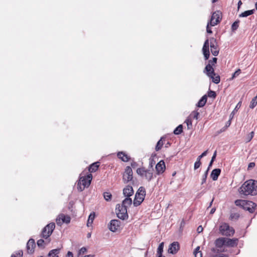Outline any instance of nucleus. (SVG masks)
<instances>
[{
	"mask_svg": "<svg viewBox=\"0 0 257 257\" xmlns=\"http://www.w3.org/2000/svg\"><path fill=\"white\" fill-rule=\"evenodd\" d=\"M23 252L22 250H18L14 252L12 255L11 257H23Z\"/></svg>",
	"mask_w": 257,
	"mask_h": 257,
	"instance_id": "nucleus-35",
	"label": "nucleus"
},
{
	"mask_svg": "<svg viewBox=\"0 0 257 257\" xmlns=\"http://www.w3.org/2000/svg\"><path fill=\"white\" fill-rule=\"evenodd\" d=\"M150 167L148 169L144 167L139 168L137 170V173L143 178L150 181L154 177V169L153 168L152 163L150 165Z\"/></svg>",
	"mask_w": 257,
	"mask_h": 257,
	"instance_id": "nucleus-2",
	"label": "nucleus"
},
{
	"mask_svg": "<svg viewBox=\"0 0 257 257\" xmlns=\"http://www.w3.org/2000/svg\"><path fill=\"white\" fill-rule=\"evenodd\" d=\"M255 166V164L254 163H250L248 165V168H252V167H254Z\"/></svg>",
	"mask_w": 257,
	"mask_h": 257,
	"instance_id": "nucleus-56",
	"label": "nucleus"
},
{
	"mask_svg": "<svg viewBox=\"0 0 257 257\" xmlns=\"http://www.w3.org/2000/svg\"><path fill=\"white\" fill-rule=\"evenodd\" d=\"M55 227V224L51 222L47 224L42 230L41 232V237L47 239L50 238V236L52 234Z\"/></svg>",
	"mask_w": 257,
	"mask_h": 257,
	"instance_id": "nucleus-7",
	"label": "nucleus"
},
{
	"mask_svg": "<svg viewBox=\"0 0 257 257\" xmlns=\"http://www.w3.org/2000/svg\"><path fill=\"white\" fill-rule=\"evenodd\" d=\"M163 145V142H162V138H161V139H160V140L158 142V143H157V145H156V150L157 151H159V150L161 149V148H162V147Z\"/></svg>",
	"mask_w": 257,
	"mask_h": 257,
	"instance_id": "nucleus-40",
	"label": "nucleus"
},
{
	"mask_svg": "<svg viewBox=\"0 0 257 257\" xmlns=\"http://www.w3.org/2000/svg\"><path fill=\"white\" fill-rule=\"evenodd\" d=\"M71 218L69 215L64 214H60L56 219V222L58 225L61 226L63 223L68 224L70 223Z\"/></svg>",
	"mask_w": 257,
	"mask_h": 257,
	"instance_id": "nucleus-11",
	"label": "nucleus"
},
{
	"mask_svg": "<svg viewBox=\"0 0 257 257\" xmlns=\"http://www.w3.org/2000/svg\"><path fill=\"white\" fill-rule=\"evenodd\" d=\"M255 12L254 9L246 11L239 15V17H246L249 15L253 14Z\"/></svg>",
	"mask_w": 257,
	"mask_h": 257,
	"instance_id": "nucleus-31",
	"label": "nucleus"
},
{
	"mask_svg": "<svg viewBox=\"0 0 257 257\" xmlns=\"http://www.w3.org/2000/svg\"><path fill=\"white\" fill-rule=\"evenodd\" d=\"M83 257H94V255L89 254V255H85Z\"/></svg>",
	"mask_w": 257,
	"mask_h": 257,
	"instance_id": "nucleus-63",
	"label": "nucleus"
},
{
	"mask_svg": "<svg viewBox=\"0 0 257 257\" xmlns=\"http://www.w3.org/2000/svg\"><path fill=\"white\" fill-rule=\"evenodd\" d=\"M217 59L216 58H215V57L213 58L212 60H210L209 61L208 64H211V66L214 65L217 62Z\"/></svg>",
	"mask_w": 257,
	"mask_h": 257,
	"instance_id": "nucleus-46",
	"label": "nucleus"
},
{
	"mask_svg": "<svg viewBox=\"0 0 257 257\" xmlns=\"http://www.w3.org/2000/svg\"><path fill=\"white\" fill-rule=\"evenodd\" d=\"M206 179H207V177L206 176H204L203 175L202 176V181H201V184H203L204 183H205L206 182Z\"/></svg>",
	"mask_w": 257,
	"mask_h": 257,
	"instance_id": "nucleus-50",
	"label": "nucleus"
},
{
	"mask_svg": "<svg viewBox=\"0 0 257 257\" xmlns=\"http://www.w3.org/2000/svg\"><path fill=\"white\" fill-rule=\"evenodd\" d=\"M117 216L122 219L125 220L128 218L127 209L120 204H117L115 208Z\"/></svg>",
	"mask_w": 257,
	"mask_h": 257,
	"instance_id": "nucleus-8",
	"label": "nucleus"
},
{
	"mask_svg": "<svg viewBox=\"0 0 257 257\" xmlns=\"http://www.w3.org/2000/svg\"><path fill=\"white\" fill-rule=\"evenodd\" d=\"M195 257H202L201 252H197L196 253H194Z\"/></svg>",
	"mask_w": 257,
	"mask_h": 257,
	"instance_id": "nucleus-51",
	"label": "nucleus"
},
{
	"mask_svg": "<svg viewBox=\"0 0 257 257\" xmlns=\"http://www.w3.org/2000/svg\"><path fill=\"white\" fill-rule=\"evenodd\" d=\"M241 5H242V2L240 0V1H239V2H238V4H237V9H238V10L239 9V8H240V7Z\"/></svg>",
	"mask_w": 257,
	"mask_h": 257,
	"instance_id": "nucleus-57",
	"label": "nucleus"
},
{
	"mask_svg": "<svg viewBox=\"0 0 257 257\" xmlns=\"http://www.w3.org/2000/svg\"><path fill=\"white\" fill-rule=\"evenodd\" d=\"M209 26H210V24H209V22H208L206 26V31L209 34H212V31L211 29L210 28Z\"/></svg>",
	"mask_w": 257,
	"mask_h": 257,
	"instance_id": "nucleus-49",
	"label": "nucleus"
},
{
	"mask_svg": "<svg viewBox=\"0 0 257 257\" xmlns=\"http://www.w3.org/2000/svg\"><path fill=\"white\" fill-rule=\"evenodd\" d=\"M207 153H208V151L206 150L205 151H204L203 153H202L201 155H200V156H199L197 158V160H199L200 161L201 158H202L203 157L206 156L207 154Z\"/></svg>",
	"mask_w": 257,
	"mask_h": 257,
	"instance_id": "nucleus-44",
	"label": "nucleus"
},
{
	"mask_svg": "<svg viewBox=\"0 0 257 257\" xmlns=\"http://www.w3.org/2000/svg\"><path fill=\"white\" fill-rule=\"evenodd\" d=\"M220 173L221 170L220 169H215L212 170L210 177L213 181H216L217 180Z\"/></svg>",
	"mask_w": 257,
	"mask_h": 257,
	"instance_id": "nucleus-23",
	"label": "nucleus"
},
{
	"mask_svg": "<svg viewBox=\"0 0 257 257\" xmlns=\"http://www.w3.org/2000/svg\"><path fill=\"white\" fill-rule=\"evenodd\" d=\"M201 164V161H200L199 160H196V161L195 162V163L194 164V169L196 170L198 168H199L200 167Z\"/></svg>",
	"mask_w": 257,
	"mask_h": 257,
	"instance_id": "nucleus-45",
	"label": "nucleus"
},
{
	"mask_svg": "<svg viewBox=\"0 0 257 257\" xmlns=\"http://www.w3.org/2000/svg\"><path fill=\"white\" fill-rule=\"evenodd\" d=\"M199 115V113L197 111H193L189 116L191 117L192 119L194 118L197 119Z\"/></svg>",
	"mask_w": 257,
	"mask_h": 257,
	"instance_id": "nucleus-39",
	"label": "nucleus"
},
{
	"mask_svg": "<svg viewBox=\"0 0 257 257\" xmlns=\"http://www.w3.org/2000/svg\"><path fill=\"white\" fill-rule=\"evenodd\" d=\"M241 102H240H240H239L237 104V105H236V107H235V109H236V108H238L240 107V106H241Z\"/></svg>",
	"mask_w": 257,
	"mask_h": 257,
	"instance_id": "nucleus-59",
	"label": "nucleus"
},
{
	"mask_svg": "<svg viewBox=\"0 0 257 257\" xmlns=\"http://www.w3.org/2000/svg\"><path fill=\"white\" fill-rule=\"evenodd\" d=\"M238 239L236 238H226L225 240V246L233 247L236 246L238 244Z\"/></svg>",
	"mask_w": 257,
	"mask_h": 257,
	"instance_id": "nucleus-15",
	"label": "nucleus"
},
{
	"mask_svg": "<svg viewBox=\"0 0 257 257\" xmlns=\"http://www.w3.org/2000/svg\"><path fill=\"white\" fill-rule=\"evenodd\" d=\"M66 257H73L72 252L69 251L67 253Z\"/></svg>",
	"mask_w": 257,
	"mask_h": 257,
	"instance_id": "nucleus-54",
	"label": "nucleus"
},
{
	"mask_svg": "<svg viewBox=\"0 0 257 257\" xmlns=\"http://www.w3.org/2000/svg\"><path fill=\"white\" fill-rule=\"evenodd\" d=\"M50 242V238L45 239V240H43V239H40L37 241V244L39 247L44 248Z\"/></svg>",
	"mask_w": 257,
	"mask_h": 257,
	"instance_id": "nucleus-24",
	"label": "nucleus"
},
{
	"mask_svg": "<svg viewBox=\"0 0 257 257\" xmlns=\"http://www.w3.org/2000/svg\"><path fill=\"white\" fill-rule=\"evenodd\" d=\"M239 21L236 20L232 24V25L231 26V30L232 31H235V30H236L238 29V28L239 27Z\"/></svg>",
	"mask_w": 257,
	"mask_h": 257,
	"instance_id": "nucleus-36",
	"label": "nucleus"
},
{
	"mask_svg": "<svg viewBox=\"0 0 257 257\" xmlns=\"http://www.w3.org/2000/svg\"><path fill=\"white\" fill-rule=\"evenodd\" d=\"M146 196V190L144 187H140L137 192L134 200L135 206H139L144 201Z\"/></svg>",
	"mask_w": 257,
	"mask_h": 257,
	"instance_id": "nucleus-6",
	"label": "nucleus"
},
{
	"mask_svg": "<svg viewBox=\"0 0 257 257\" xmlns=\"http://www.w3.org/2000/svg\"><path fill=\"white\" fill-rule=\"evenodd\" d=\"M220 233L223 236H232L234 234L235 231L233 227L229 226L227 223H222L219 227Z\"/></svg>",
	"mask_w": 257,
	"mask_h": 257,
	"instance_id": "nucleus-5",
	"label": "nucleus"
},
{
	"mask_svg": "<svg viewBox=\"0 0 257 257\" xmlns=\"http://www.w3.org/2000/svg\"><path fill=\"white\" fill-rule=\"evenodd\" d=\"M216 155H217V151H215L214 153H213V156L212 157V158H211V160H212V162H213L214 160L216 158Z\"/></svg>",
	"mask_w": 257,
	"mask_h": 257,
	"instance_id": "nucleus-52",
	"label": "nucleus"
},
{
	"mask_svg": "<svg viewBox=\"0 0 257 257\" xmlns=\"http://www.w3.org/2000/svg\"><path fill=\"white\" fill-rule=\"evenodd\" d=\"M99 162H95L92 164L89 167V171L90 172H95L99 167Z\"/></svg>",
	"mask_w": 257,
	"mask_h": 257,
	"instance_id": "nucleus-30",
	"label": "nucleus"
},
{
	"mask_svg": "<svg viewBox=\"0 0 257 257\" xmlns=\"http://www.w3.org/2000/svg\"><path fill=\"white\" fill-rule=\"evenodd\" d=\"M60 249L56 248L50 251L48 253L49 257H59L58 254L60 253Z\"/></svg>",
	"mask_w": 257,
	"mask_h": 257,
	"instance_id": "nucleus-27",
	"label": "nucleus"
},
{
	"mask_svg": "<svg viewBox=\"0 0 257 257\" xmlns=\"http://www.w3.org/2000/svg\"><path fill=\"white\" fill-rule=\"evenodd\" d=\"M235 203L237 206H242L244 210L248 211L250 213L254 211V208L256 206V204L250 201L237 200L235 201Z\"/></svg>",
	"mask_w": 257,
	"mask_h": 257,
	"instance_id": "nucleus-4",
	"label": "nucleus"
},
{
	"mask_svg": "<svg viewBox=\"0 0 257 257\" xmlns=\"http://www.w3.org/2000/svg\"><path fill=\"white\" fill-rule=\"evenodd\" d=\"M209 40L207 39L203 45L202 51L203 55L205 60H207L210 56L209 50Z\"/></svg>",
	"mask_w": 257,
	"mask_h": 257,
	"instance_id": "nucleus-16",
	"label": "nucleus"
},
{
	"mask_svg": "<svg viewBox=\"0 0 257 257\" xmlns=\"http://www.w3.org/2000/svg\"><path fill=\"white\" fill-rule=\"evenodd\" d=\"M163 248H164V242H161L158 248H157V255L158 256H163L162 253L163 251Z\"/></svg>",
	"mask_w": 257,
	"mask_h": 257,
	"instance_id": "nucleus-32",
	"label": "nucleus"
},
{
	"mask_svg": "<svg viewBox=\"0 0 257 257\" xmlns=\"http://www.w3.org/2000/svg\"><path fill=\"white\" fill-rule=\"evenodd\" d=\"M206 101H207V95H204L199 100V101L198 102V103L196 104V106L198 107H202L205 105Z\"/></svg>",
	"mask_w": 257,
	"mask_h": 257,
	"instance_id": "nucleus-26",
	"label": "nucleus"
},
{
	"mask_svg": "<svg viewBox=\"0 0 257 257\" xmlns=\"http://www.w3.org/2000/svg\"><path fill=\"white\" fill-rule=\"evenodd\" d=\"M215 208H212L210 211V214H213L214 213L215 211Z\"/></svg>",
	"mask_w": 257,
	"mask_h": 257,
	"instance_id": "nucleus-61",
	"label": "nucleus"
},
{
	"mask_svg": "<svg viewBox=\"0 0 257 257\" xmlns=\"http://www.w3.org/2000/svg\"><path fill=\"white\" fill-rule=\"evenodd\" d=\"M36 246L35 240L31 238L29 240L27 244V252L29 254H32L34 252V248Z\"/></svg>",
	"mask_w": 257,
	"mask_h": 257,
	"instance_id": "nucleus-19",
	"label": "nucleus"
},
{
	"mask_svg": "<svg viewBox=\"0 0 257 257\" xmlns=\"http://www.w3.org/2000/svg\"><path fill=\"white\" fill-rule=\"evenodd\" d=\"M212 164H213V162H212V160H211L210 162L209 163L208 167V168H209V169H210V167L212 166Z\"/></svg>",
	"mask_w": 257,
	"mask_h": 257,
	"instance_id": "nucleus-62",
	"label": "nucleus"
},
{
	"mask_svg": "<svg viewBox=\"0 0 257 257\" xmlns=\"http://www.w3.org/2000/svg\"><path fill=\"white\" fill-rule=\"evenodd\" d=\"M253 135H254V133L253 132H251L249 135L248 136H247V142H249L251 141V140L252 139V138L253 137Z\"/></svg>",
	"mask_w": 257,
	"mask_h": 257,
	"instance_id": "nucleus-47",
	"label": "nucleus"
},
{
	"mask_svg": "<svg viewBox=\"0 0 257 257\" xmlns=\"http://www.w3.org/2000/svg\"><path fill=\"white\" fill-rule=\"evenodd\" d=\"M179 249V244L178 242L175 241L172 243L168 248V251L171 254H175Z\"/></svg>",
	"mask_w": 257,
	"mask_h": 257,
	"instance_id": "nucleus-17",
	"label": "nucleus"
},
{
	"mask_svg": "<svg viewBox=\"0 0 257 257\" xmlns=\"http://www.w3.org/2000/svg\"><path fill=\"white\" fill-rule=\"evenodd\" d=\"M241 73V70L240 69H237L235 72H234L233 73V74H232V77H231V79H234V78L236 77L237 76H238Z\"/></svg>",
	"mask_w": 257,
	"mask_h": 257,
	"instance_id": "nucleus-43",
	"label": "nucleus"
},
{
	"mask_svg": "<svg viewBox=\"0 0 257 257\" xmlns=\"http://www.w3.org/2000/svg\"><path fill=\"white\" fill-rule=\"evenodd\" d=\"M214 75H212V77H210L212 79V81L215 84L219 83L220 81V76L219 75H217L215 77H214Z\"/></svg>",
	"mask_w": 257,
	"mask_h": 257,
	"instance_id": "nucleus-41",
	"label": "nucleus"
},
{
	"mask_svg": "<svg viewBox=\"0 0 257 257\" xmlns=\"http://www.w3.org/2000/svg\"><path fill=\"white\" fill-rule=\"evenodd\" d=\"M225 237H219L216 239L214 242L216 249H221L223 246H225Z\"/></svg>",
	"mask_w": 257,
	"mask_h": 257,
	"instance_id": "nucleus-20",
	"label": "nucleus"
},
{
	"mask_svg": "<svg viewBox=\"0 0 257 257\" xmlns=\"http://www.w3.org/2000/svg\"><path fill=\"white\" fill-rule=\"evenodd\" d=\"M120 221L119 220H112L110 222L109 229H110V231L112 232H115L119 229L120 227Z\"/></svg>",
	"mask_w": 257,
	"mask_h": 257,
	"instance_id": "nucleus-14",
	"label": "nucleus"
},
{
	"mask_svg": "<svg viewBox=\"0 0 257 257\" xmlns=\"http://www.w3.org/2000/svg\"><path fill=\"white\" fill-rule=\"evenodd\" d=\"M197 231L198 233L201 232L203 231V227H202V226L200 225L199 226H198L197 229Z\"/></svg>",
	"mask_w": 257,
	"mask_h": 257,
	"instance_id": "nucleus-53",
	"label": "nucleus"
},
{
	"mask_svg": "<svg viewBox=\"0 0 257 257\" xmlns=\"http://www.w3.org/2000/svg\"><path fill=\"white\" fill-rule=\"evenodd\" d=\"M183 126L182 124L179 125L174 131V134L175 135H179L183 131Z\"/></svg>",
	"mask_w": 257,
	"mask_h": 257,
	"instance_id": "nucleus-34",
	"label": "nucleus"
},
{
	"mask_svg": "<svg viewBox=\"0 0 257 257\" xmlns=\"http://www.w3.org/2000/svg\"><path fill=\"white\" fill-rule=\"evenodd\" d=\"M255 9H256L257 10V2H256L255 4Z\"/></svg>",
	"mask_w": 257,
	"mask_h": 257,
	"instance_id": "nucleus-64",
	"label": "nucleus"
},
{
	"mask_svg": "<svg viewBox=\"0 0 257 257\" xmlns=\"http://www.w3.org/2000/svg\"><path fill=\"white\" fill-rule=\"evenodd\" d=\"M192 118L191 117L188 116L186 119L185 122L186 123L188 128L190 129L192 125Z\"/></svg>",
	"mask_w": 257,
	"mask_h": 257,
	"instance_id": "nucleus-37",
	"label": "nucleus"
},
{
	"mask_svg": "<svg viewBox=\"0 0 257 257\" xmlns=\"http://www.w3.org/2000/svg\"><path fill=\"white\" fill-rule=\"evenodd\" d=\"M166 166L164 161L161 160L158 162L156 166L157 174L160 175L162 174L165 170Z\"/></svg>",
	"mask_w": 257,
	"mask_h": 257,
	"instance_id": "nucleus-18",
	"label": "nucleus"
},
{
	"mask_svg": "<svg viewBox=\"0 0 257 257\" xmlns=\"http://www.w3.org/2000/svg\"><path fill=\"white\" fill-rule=\"evenodd\" d=\"M123 194L124 196L130 197L134 194L133 188L131 186H126L123 190Z\"/></svg>",
	"mask_w": 257,
	"mask_h": 257,
	"instance_id": "nucleus-21",
	"label": "nucleus"
},
{
	"mask_svg": "<svg viewBox=\"0 0 257 257\" xmlns=\"http://www.w3.org/2000/svg\"><path fill=\"white\" fill-rule=\"evenodd\" d=\"M221 13L220 11L214 12L209 21L211 26H214L220 23L221 20Z\"/></svg>",
	"mask_w": 257,
	"mask_h": 257,
	"instance_id": "nucleus-10",
	"label": "nucleus"
},
{
	"mask_svg": "<svg viewBox=\"0 0 257 257\" xmlns=\"http://www.w3.org/2000/svg\"><path fill=\"white\" fill-rule=\"evenodd\" d=\"M103 197L106 201H108L111 200L112 195L109 192H104L103 193Z\"/></svg>",
	"mask_w": 257,
	"mask_h": 257,
	"instance_id": "nucleus-38",
	"label": "nucleus"
},
{
	"mask_svg": "<svg viewBox=\"0 0 257 257\" xmlns=\"http://www.w3.org/2000/svg\"><path fill=\"white\" fill-rule=\"evenodd\" d=\"M205 70L206 71L207 75L209 77H212V75H215V72L214 69L212 67V66L211 65V64H208L205 68Z\"/></svg>",
	"mask_w": 257,
	"mask_h": 257,
	"instance_id": "nucleus-22",
	"label": "nucleus"
},
{
	"mask_svg": "<svg viewBox=\"0 0 257 257\" xmlns=\"http://www.w3.org/2000/svg\"><path fill=\"white\" fill-rule=\"evenodd\" d=\"M92 179V175L91 174L86 176H83L80 174L79 180L77 184V189L79 191H82L85 188L88 187Z\"/></svg>",
	"mask_w": 257,
	"mask_h": 257,
	"instance_id": "nucleus-3",
	"label": "nucleus"
},
{
	"mask_svg": "<svg viewBox=\"0 0 257 257\" xmlns=\"http://www.w3.org/2000/svg\"><path fill=\"white\" fill-rule=\"evenodd\" d=\"M210 41L211 52L213 55L217 56L219 54V49L216 40L214 38H211Z\"/></svg>",
	"mask_w": 257,
	"mask_h": 257,
	"instance_id": "nucleus-12",
	"label": "nucleus"
},
{
	"mask_svg": "<svg viewBox=\"0 0 257 257\" xmlns=\"http://www.w3.org/2000/svg\"><path fill=\"white\" fill-rule=\"evenodd\" d=\"M226 249L225 248H223L222 249H216L215 248H212L211 249L212 252H213L214 254H210L209 257H229L227 254L222 253V252L226 251Z\"/></svg>",
	"mask_w": 257,
	"mask_h": 257,
	"instance_id": "nucleus-13",
	"label": "nucleus"
},
{
	"mask_svg": "<svg viewBox=\"0 0 257 257\" xmlns=\"http://www.w3.org/2000/svg\"><path fill=\"white\" fill-rule=\"evenodd\" d=\"M118 158L121 160L123 162H128L130 160V157L123 152H119L117 155Z\"/></svg>",
	"mask_w": 257,
	"mask_h": 257,
	"instance_id": "nucleus-25",
	"label": "nucleus"
},
{
	"mask_svg": "<svg viewBox=\"0 0 257 257\" xmlns=\"http://www.w3.org/2000/svg\"><path fill=\"white\" fill-rule=\"evenodd\" d=\"M257 104V95L254 97L251 100L249 104V108L253 109Z\"/></svg>",
	"mask_w": 257,
	"mask_h": 257,
	"instance_id": "nucleus-33",
	"label": "nucleus"
},
{
	"mask_svg": "<svg viewBox=\"0 0 257 257\" xmlns=\"http://www.w3.org/2000/svg\"><path fill=\"white\" fill-rule=\"evenodd\" d=\"M137 166V163L136 162H133L131 163V166L135 168Z\"/></svg>",
	"mask_w": 257,
	"mask_h": 257,
	"instance_id": "nucleus-55",
	"label": "nucleus"
},
{
	"mask_svg": "<svg viewBox=\"0 0 257 257\" xmlns=\"http://www.w3.org/2000/svg\"><path fill=\"white\" fill-rule=\"evenodd\" d=\"M95 213L94 212H91L90 215H89V217H88V220H87V226H90L93 222V220L94 219V218H95Z\"/></svg>",
	"mask_w": 257,
	"mask_h": 257,
	"instance_id": "nucleus-29",
	"label": "nucleus"
},
{
	"mask_svg": "<svg viewBox=\"0 0 257 257\" xmlns=\"http://www.w3.org/2000/svg\"><path fill=\"white\" fill-rule=\"evenodd\" d=\"M199 249H200V247H199V246L195 248V250H194V253H196L197 252H200V251L199 250Z\"/></svg>",
	"mask_w": 257,
	"mask_h": 257,
	"instance_id": "nucleus-58",
	"label": "nucleus"
},
{
	"mask_svg": "<svg viewBox=\"0 0 257 257\" xmlns=\"http://www.w3.org/2000/svg\"><path fill=\"white\" fill-rule=\"evenodd\" d=\"M86 251L87 249L85 247H83L79 250V254H83Z\"/></svg>",
	"mask_w": 257,
	"mask_h": 257,
	"instance_id": "nucleus-48",
	"label": "nucleus"
},
{
	"mask_svg": "<svg viewBox=\"0 0 257 257\" xmlns=\"http://www.w3.org/2000/svg\"><path fill=\"white\" fill-rule=\"evenodd\" d=\"M208 96L210 98H215L216 96V94L215 91L209 90L208 92Z\"/></svg>",
	"mask_w": 257,
	"mask_h": 257,
	"instance_id": "nucleus-42",
	"label": "nucleus"
},
{
	"mask_svg": "<svg viewBox=\"0 0 257 257\" xmlns=\"http://www.w3.org/2000/svg\"><path fill=\"white\" fill-rule=\"evenodd\" d=\"M132 203V199L130 197L125 198L122 201V203L120 204L123 207H125L127 209V207L130 206Z\"/></svg>",
	"mask_w": 257,
	"mask_h": 257,
	"instance_id": "nucleus-28",
	"label": "nucleus"
},
{
	"mask_svg": "<svg viewBox=\"0 0 257 257\" xmlns=\"http://www.w3.org/2000/svg\"><path fill=\"white\" fill-rule=\"evenodd\" d=\"M239 192L244 195L257 194V181L249 180L245 181L240 187Z\"/></svg>",
	"mask_w": 257,
	"mask_h": 257,
	"instance_id": "nucleus-1",
	"label": "nucleus"
},
{
	"mask_svg": "<svg viewBox=\"0 0 257 257\" xmlns=\"http://www.w3.org/2000/svg\"><path fill=\"white\" fill-rule=\"evenodd\" d=\"M209 168H207V170L206 171V172H205V173L204 174V176H206V177H207V175H208V171H209Z\"/></svg>",
	"mask_w": 257,
	"mask_h": 257,
	"instance_id": "nucleus-60",
	"label": "nucleus"
},
{
	"mask_svg": "<svg viewBox=\"0 0 257 257\" xmlns=\"http://www.w3.org/2000/svg\"><path fill=\"white\" fill-rule=\"evenodd\" d=\"M133 172L132 168L130 166H127L125 168L122 176V180L124 183H127L131 181L133 178Z\"/></svg>",
	"mask_w": 257,
	"mask_h": 257,
	"instance_id": "nucleus-9",
	"label": "nucleus"
}]
</instances>
